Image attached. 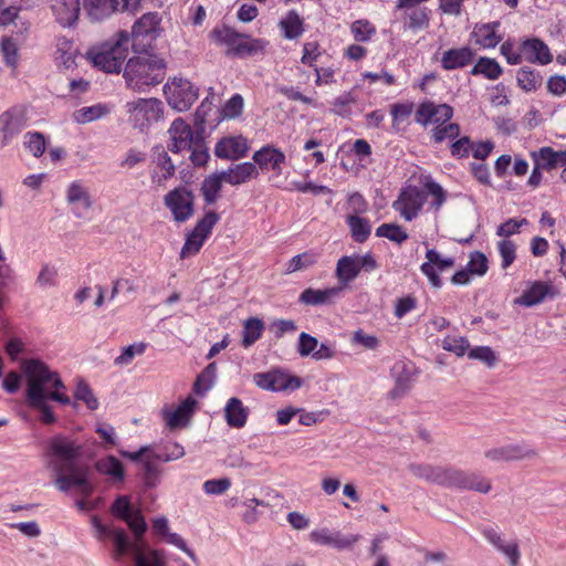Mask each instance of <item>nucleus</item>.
<instances>
[{
	"instance_id": "680f3d73",
	"label": "nucleus",
	"mask_w": 566,
	"mask_h": 566,
	"mask_svg": "<svg viewBox=\"0 0 566 566\" xmlns=\"http://www.w3.org/2000/svg\"><path fill=\"white\" fill-rule=\"evenodd\" d=\"M24 138L25 146L34 157H40L45 151V138L42 133H28Z\"/></svg>"
},
{
	"instance_id": "c756f323",
	"label": "nucleus",
	"mask_w": 566,
	"mask_h": 566,
	"mask_svg": "<svg viewBox=\"0 0 566 566\" xmlns=\"http://www.w3.org/2000/svg\"><path fill=\"white\" fill-rule=\"evenodd\" d=\"M499 25V22L475 25L472 32L474 42L485 49L495 48L501 41V36L495 32Z\"/></svg>"
},
{
	"instance_id": "4be33fe9",
	"label": "nucleus",
	"mask_w": 566,
	"mask_h": 566,
	"mask_svg": "<svg viewBox=\"0 0 566 566\" xmlns=\"http://www.w3.org/2000/svg\"><path fill=\"white\" fill-rule=\"evenodd\" d=\"M56 21L63 27L72 25L78 18L80 0H49Z\"/></svg>"
},
{
	"instance_id": "dca6fc26",
	"label": "nucleus",
	"mask_w": 566,
	"mask_h": 566,
	"mask_svg": "<svg viewBox=\"0 0 566 566\" xmlns=\"http://www.w3.org/2000/svg\"><path fill=\"white\" fill-rule=\"evenodd\" d=\"M310 539L315 544L331 546L338 551H343L350 549L360 539V535H344L340 532H334L324 527L312 531Z\"/></svg>"
},
{
	"instance_id": "49530a36",
	"label": "nucleus",
	"mask_w": 566,
	"mask_h": 566,
	"mask_svg": "<svg viewBox=\"0 0 566 566\" xmlns=\"http://www.w3.org/2000/svg\"><path fill=\"white\" fill-rule=\"evenodd\" d=\"M502 72L500 64L494 59L490 57H480L471 70L472 75L482 74L489 80L499 78Z\"/></svg>"
},
{
	"instance_id": "338daca9",
	"label": "nucleus",
	"mask_w": 566,
	"mask_h": 566,
	"mask_svg": "<svg viewBox=\"0 0 566 566\" xmlns=\"http://www.w3.org/2000/svg\"><path fill=\"white\" fill-rule=\"evenodd\" d=\"M348 214L360 216L368 210V203L359 192L349 195L346 203Z\"/></svg>"
},
{
	"instance_id": "aec40b11",
	"label": "nucleus",
	"mask_w": 566,
	"mask_h": 566,
	"mask_svg": "<svg viewBox=\"0 0 566 566\" xmlns=\"http://www.w3.org/2000/svg\"><path fill=\"white\" fill-rule=\"evenodd\" d=\"M132 0H122L123 8L128 10L130 8ZM138 0H134L132 4L135 7ZM120 0H84V8L87 11L90 18L94 21H101L108 18L118 10Z\"/></svg>"
},
{
	"instance_id": "c03bdc74",
	"label": "nucleus",
	"mask_w": 566,
	"mask_h": 566,
	"mask_svg": "<svg viewBox=\"0 0 566 566\" xmlns=\"http://www.w3.org/2000/svg\"><path fill=\"white\" fill-rule=\"evenodd\" d=\"M217 377V364L210 363L197 377L192 390L198 396H203L214 385Z\"/></svg>"
},
{
	"instance_id": "6e6d98bb",
	"label": "nucleus",
	"mask_w": 566,
	"mask_h": 566,
	"mask_svg": "<svg viewBox=\"0 0 566 566\" xmlns=\"http://www.w3.org/2000/svg\"><path fill=\"white\" fill-rule=\"evenodd\" d=\"M74 397L77 400L83 401L87 406V408L91 410H95L98 407L97 398L95 397V395H94L93 390L91 389V387L88 386V384L86 381H84L83 379H80L77 381Z\"/></svg>"
},
{
	"instance_id": "3c124183",
	"label": "nucleus",
	"mask_w": 566,
	"mask_h": 566,
	"mask_svg": "<svg viewBox=\"0 0 566 566\" xmlns=\"http://www.w3.org/2000/svg\"><path fill=\"white\" fill-rule=\"evenodd\" d=\"M0 50L3 55L4 63L15 69L19 62V46L18 43L10 36L2 38L0 42Z\"/></svg>"
},
{
	"instance_id": "c85d7f7f",
	"label": "nucleus",
	"mask_w": 566,
	"mask_h": 566,
	"mask_svg": "<svg viewBox=\"0 0 566 566\" xmlns=\"http://www.w3.org/2000/svg\"><path fill=\"white\" fill-rule=\"evenodd\" d=\"M473 59V52L469 48L451 49L443 53L441 64L446 70H454L467 66Z\"/></svg>"
},
{
	"instance_id": "bb28decb",
	"label": "nucleus",
	"mask_w": 566,
	"mask_h": 566,
	"mask_svg": "<svg viewBox=\"0 0 566 566\" xmlns=\"http://www.w3.org/2000/svg\"><path fill=\"white\" fill-rule=\"evenodd\" d=\"M249 409L239 398L232 397L228 400L224 407V418L229 427L235 429L243 428L247 423Z\"/></svg>"
},
{
	"instance_id": "a878e982",
	"label": "nucleus",
	"mask_w": 566,
	"mask_h": 566,
	"mask_svg": "<svg viewBox=\"0 0 566 566\" xmlns=\"http://www.w3.org/2000/svg\"><path fill=\"white\" fill-rule=\"evenodd\" d=\"M343 286H334L325 290L305 289L300 295V302L306 305H323L332 303L339 296Z\"/></svg>"
},
{
	"instance_id": "774afa93",
	"label": "nucleus",
	"mask_w": 566,
	"mask_h": 566,
	"mask_svg": "<svg viewBox=\"0 0 566 566\" xmlns=\"http://www.w3.org/2000/svg\"><path fill=\"white\" fill-rule=\"evenodd\" d=\"M468 271L471 274L483 275L488 271V259L481 252H474L471 254L470 261L467 265Z\"/></svg>"
},
{
	"instance_id": "6ab92c4d",
	"label": "nucleus",
	"mask_w": 566,
	"mask_h": 566,
	"mask_svg": "<svg viewBox=\"0 0 566 566\" xmlns=\"http://www.w3.org/2000/svg\"><path fill=\"white\" fill-rule=\"evenodd\" d=\"M168 134L171 140L168 149L172 153L190 150L195 144L192 128L182 118H177L172 122Z\"/></svg>"
},
{
	"instance_id": "e2e57ef3",
	"label": "nucleus",
	"mask_w": 566,
	"mask_h": 566,
	"mask_svg": "<svg viewBox=\"0 0 566 566\" xmlns=\"http://www.w3.org/2000/svg\"><path fill=\"white\" fill-rule=\"evenodd\" d=\"M317 345L318 340L316 337L302 332L298 337L297 352L301 357H307L310 355L313 357V353H315Z\"/></svg>"
},
{
	"instance_id": "7c9ffc66",
	"label": "nucleus",
	"mask_w": 566,
	"mask_h": 566,
	"mask_svg": "<svg viewBox=\"0 0 566 566\" xmlns=\"http://www.w3.org/2000/svg\"><path fill=\"white\" fill-rule=\"evenodd\" d=\"M134 566H167L164 551L153 549L145 545L142 549H134Z\"/></svg>"
},
{
	"instance_id": "4468645a",
	"label": "nucleus",
	"mask_w": 566,
	"mask_h": 566,
	"mask_svg": "<svg viewBox=\"0 0 566 566\" xmlns=\"http://www.w3.org/2000/svg\"><path fill=\"white\" fill-rule=\"evenodd\" d=\"M485 459L493 462L533 460L539 457L537 450L523 443L492 448L484 452Z\"/></svg>"
},
{
	"instance_id": "cd10ccee",
	"label": "nucleus",
	"mask_w": 566,
	"mask_h": 566,
	"mask_svg": "<svg viewBox=\"0 0 566 566\" xmlns=\"http://www.w3.org/2000/svg\"><path fill=\"white\" fill-rule=\"evenodd\" d=\"M533 156L537 168L546 170L562 167L566 163V151H554L551 147H543Z\"/></svg>"
},
{
	"instance_id": "864d4df0",
	"label": "nucleus",
	"mask_w": 566,
	"mask_h": 566,
	"mask_svg": "<svg viewBox=\"0 0 566 566\" xmlns=\"http://www.w3.org/2000/svg\"><path fill=\"white\" fill-rule=\"evenodd\" d=\"M376 235L387 238L397 243H402L408 238L407 232L395 223H382L377 228Z\"/></svg>"
},
{
	"instance_id": "f704fd0d",
	"label": "nucleus",
	"mask_w": 566,
	"mask_h": 566,
	"mask_svg": "<svg viewBox=\"0 0 566 566\" xmlns=\"http://www.w3.org/2000/svg\"><path fill=\"white\" fill-rule=\"evenodd\" d=\"M95 469L98 473L108 475L114 482H123L124 468L114 455H107L95 462Z\"/></svg>"
},
{
	"instance_id": "052dcab7",
	"label": "nucleus",
	"mask_w": 566,
	"mask_h": 566,
	"mask_svg": "<svg viewBox=\"0 0 566 566\" xmlns=\"http://www.w3.org/2000/svg\"><path fill=\"white\" fill-rule=\"evenodd\" d=\"M410 473L418 478L422 479L429 483H434L438 465L428 464V463H412L408 467Z\"/></svg>"
},
{
	"instance_id": "f257e3e1",
	"label": "nucleus",
	"mask_w": 566,
	"mask_h": 566,
	"mask_svg": "<svg viewBox=\"0 0 566 566\" xmlns=\"http://www.w3.org/2000/svg\"><path fill=\"white\" fill-rule=\"evenodd\" d=\"M83 444L65 436H55L49 442V465L55 473L54 485L61 492L75 490L80 495L91 496L94 485L90 480L92 469L80 462Z\"/></svg>"
},
{
	"instance_id": "0e129e2a",
	"label": "nucleus",
	"mask_w": 566,
	"mask_h": 566,
	"mask_svg": "<svg viewBox=\"0 0 566 566\" xmlns=\"http://www.w3.org/2000/svg\"><path fill=\"white\" fill-rule=\"evenodd\" d=\"M352 32L356 41L365 42L375 33V28L366 20H357L352 24Z\"/></svg>"
},
{
	"instance_id": "13d9d810",
	"label": "nucleus",
	"mask_w": 566,
	"mask_h": 566,
	"mask_svg": "<svg viewBox=\"0 0 566 566\" xmlns=\"http://www.w3.org/2000/svg\"><path fill=\"white\" fill-rule=\"evenodd\" d=\"M67 200L70 203H81L84 209H90L92 207V200L88 192L76 182L69 187Z\"/></svg>"
},
{
	"instance_id": "412c9836",
	"label": "nucleus",
	"mask_w": 566,
	"mask_h": 566,
	"mask_svg": "<svg viewBox=\"0 0 566 566\" xmlns=\"http://www.w3.org/2000/svg\"><path fill=\"white\" fill-rule=\"evenodd\" d=\"M427 262L421 265V272L428 277L432 286L440 287L441 280L438 271H443L453 266L454 261L451 258H442L439 252L430 249L426 253Z\"/></svg>"
},
{
	"instance_id": "473e14b6",
	"label": "nucleus",
	"mask_w": 566,
	"mask_h": 566,
	"mask_svg": "<svg viewBox=\"0 0 566 566\" xmlns=\"http://www.w3.org/2000/svg\"><path fill=\"white\" fill-rule=\"evenodd\" d=\"M551 286L544 282H535L528 290H526L520 297L515 300L516 304L523 306H534L544 301L548 294Z\"/></svg>"
},
{
	"instance_id": "603ef678",
	"label": "nucleus",
	"mask_w": 566,
	"mask_h": 566,
	"mask_svg": "<svg viewBox=\"0 0 566 566\" xmlns=\"http://www.w3.org/2000/svg\"><path fill=\"white\" fill-rule=\"evenodd\" d=\"M280 24L287 39H296L303 33L302 20L295 11L289 12L287 17Z\"/></svg>"
},
{
	"instance_id": "2f4dec72",
	"label": "nucleus",
	"mask_w": 566,
	"mask_h": 566,
	"mask_svg": "<svg viewBox=\"0 0 566 566\" xmlns=\"http://www.w3.org/2000/svg\"><path fill=\"white\" fill-rule=\"evenodd\" d=\"M460 489L486 494L492 489V481L481 473L468 472L463 470V478L461 480Z\"/></svg>"
},
{
	"instance_id": "9d476101",
	"label": "nucleus",
	"mask_w": 566,
	"mask_h": 566,
	"mask_svg": "<svg viewBox=\"0 0 566 566\" xmlns=\"http://www.w3.org/2000/svg\"><path fill=\"white\" fill-rule=\"evenodd\" d=\"M253 381L259 388L270 391H293L298 389L303 384L300 377L289 375L279 369L268 373H256L253 375Z\"/></svg>"
},
{
	"instance_id": "393cba45",
	"label": "nucleus",
	"mask_w": 566,
	"mask_h": 566,
	"mask_svg": "<svg viewBox=\"0 0 566 566\" xmlns=\"http://www.w3.org/2000/svg\"><path fill=\"white\" fill-rule=\"evenodd\" d=\"M259 175L258 169L252 163H242L230 167L228 170L221 171V178L224 182L238 186L255 178Z\"/></svg>"
},
{
	"instance_id": "37998d69",
	"label": "nucleus",
	"mask_w": 566,
	"mask_h": 566,
	"mask_svg": "<svg viewBox=\"0 0 566 566\" xmlns=\"http://www.w3.org/2000/svg\"><path fill=\"white\" fill-rule=\"evenodd\" d=\"M347 224L354 241L363 243L369 238L371 226L367 219L356 214H348Z\"/></svg>"
},
{
	"instance_id": "a211bd4d",
	"label": "nucleus",
	"mask_w": 566,
	"mask_h": 566,
	"mask_svg": "<svg viewBox=\"0 0 566 566\" xmlns=\"http://www.w3.org/2000/svg\"><path fill=\"white\" fill-rule=\"evenodd\" d=\"M25 113L22 107L14 106L0 115L2 144L7 145L19 135L25 126Z\"/></svg>"
},
{
	"instance_id": "20e7f679",
	"label": "nucleus",
	"mask_w": 566,
	"mask_h": 566,
	"mask_svg": "<svg viewBox=\"0 0 566 566\" xmlns=\"http://www.w3.org/2000/svg\"><path fill=\"white\" fill-rule=\"evenodd\" d=\"M166 61L156 54L132 57L124 69V78L128 87L145 92L150 86L160 84L166 75Z\"/></svg>"
},
{
	"instance_id": "ea45409f",
	"label": "nucleus",
	"mask_w": 566,
	"mask_h": 566,
	"mask_svg": "<svg viewBox=\"0 0 566 566\" xmlns=\"http://www.w3.org/2000/svg\"><path fill=\"white\" fill-rule=\"evenodd\" d=\"M75 51L76 50L71 40L66 39L65 36L57 38L55 52V60L57 65L65 69L72 67L75 64Z\"/></svg>"
},
{
	"instance_id": "6e6552de",
	"label": "nucleus",
	"mask_w": 566,
	"mask_h": 566,
	"mask_svg": "<svg viewBox=\"0 0 566 566\" xmlns=\"http://www.w3.org/2000/svg\"><path fill=\"white\" fill-rule=\"evenodd\" d=\"M212 36L229 46L228 54L251 55L263 49L261 40H251L248 35L238 33L229 27L214 29Z\"/></svg>"
},
{
	"instance_id": "4c0bfd02",
	"label": "nucleus",
	"mask_w": 566,
	"mask_h": 566,
	"mask_svg": "<svg viewBox=\"0 0 566 566\" xmlns=\"http://www.w3.org/2000/svg\"><path fill=\"white\" fill-rule=\"evenodd\" d=\"M524 51L530 55V60L541 64L552 62V54L548 46L539 39L526 40L523 44Z\"/></svg>"
},
{
	"instance_id": "09e8293b",
	"label": "nucleus",
	"mask_w": 566,
	"mask_h": 566,
	"mask_svg": "<svg viewBox=\"0 0 566 566\" xmlns=\"http://www.w3.org/2000/svg\"><path fill=\"white\" fill-rule=\"evenodd\" d=\"M408 18L407 27L411 30L424 29L429 25V10L427 8H405Z\"/></svg>"
},
{
	"instance_id": "79ce46f5",
	"label": "nucleus",
	"mask_w": 566,
	"mask_h": 566,
	"mask_svg": "<svg viewBox=\"0 0 566 566\" xmlns=\"http://www.w3.org/2000/svg\"><path fill=\"white\" fill-rule=\"evenodd\" d=\"M109 112L107 105L96 104L76 109L72 117L77 124H87L106 116Z\"/></svg>"
},
{
	"instance_id": "e433bc0d",
	"label": "nucleus",
	"mask_w": 566,
	"mask_h": 566,
	"mask_svg": "<svg viewBox=\"0 0 566 566\" xmlns=\"http://www.w3.org/2000/svg\"><path fill=\"white\" fill-rule=\"evenodd\" d=\"M157 168L151 174V179L159 186H163L175 174V165L168 154L163 150L158 153L156 159Z\"/></svg>"
},
{
	"instance_id": "72a5a7b5",
	"label": "nucleus",
	"mask_w": 566,
	"mask_h": 566,
	"mask_svg": "<svg viewBox=\"0 0 566 566\" xmlns=\"http://www.w3.org/2000/svg\"><path fill=\"white\" fill-rule=\"evenodd\" d=\"M436 471L437 474L434 484L444 488L460 489L461 480L463 478V470L449 465H438Z\"/></svg>"
},
{
	"instance_id": "a19ab883",
	"label": "nucleus",
	"mask_w": 566,
	"mask_h": 566,
	"mask_svg": "<svg viewBox=\"0 0 566 566\" xmlns=\"http://www.w3.org/2000/svg\"><path fill=\"white\" fill-rule=\"evenodd\" d=\"M394 371L396 375V384L395 387L389 392L391 398H398L405 395L412 385V376L409 368L406 365H396L394 367Z\"/></svg>"
},
{
	"instance_id": "de8ad7c7",
	"label": "nucleus",
	"mask_w": 566,
	"mask_h": 566,
	"mask_svg": "<svg viewBox=\"0 0 566 566\" xmlns=\"http://www.w3.org/2000/svg\"><path fill=\"white\" fill-rule=\"evenodd\" d=\"M222 182L224 179L221 178V172L212 175L203 181L201 191L208 205H213L218 200Z\"/></svg>"
},
{
	"instance_id": "9b49d317",
	"label": "nucleus",
	"mask_w": 566,
	"mask_h": 566,
	"mask_svg": "<svg viewBox=\"0 0 566 566\" xmlns=\"http://www.w3.org/2000/svg\"><path fill=\"white\" fill-rule=\"evenodd\" d=\"M193 193L185 187L170 190L164 198L176 222H185L193 214Z\"/></svg>"
},
{
	"instance_id": "b1692460",
	"label": "nucleus",
	"mask_w": 566,
	"mask_h": 566,
	"mask_svg": "<svg viewBox=\"0 0 566 566\" xmlns=\"http://www.w3.org/2000/svg\"><path fill=\"white\" fill-rule=\"evenodd\" d=\"M253 160L261 169H272L281 172V165L285 163V155L272 146H264L253 154Z\"/></svg>"
},
{
	"instance_id": "f3484780",
	"label": "nucleus",
	"mask_w": 566,
	"mask_h": 566,
	"mask_svg": "<svg viewBox=\"0 0 566 566\" xmlns=\"http://www.w3.org/2000/svg\"><path fill=\"white\" fill-rule=\"evenodd\" d=\"M197 401L192 397H187L176 409L165 407L161 410L163 419L170 430L185 428L189 424L195 412Z\"/></svg>"
},
{
	"instance_id": "2eb2a0df",
	"label": "nucleus",
	"mask_w": 566,
	"mask_h": 566,
	"mask_svg": "<svg viewBox=\"0 0 566 566\" xmlns=\"http://www.w3.org/2000/svg\"><path fill=\"white\" fill-rule=\"evenodd\" d=\"M426 201L424 193L417 187H408L401 191L398 199L392 203V208L400 213V216L411 221L417 217Z\"/></svg>"
},
{
	"instance_id": "7ed1b4c3",
	"label": "nucleus",
	"mask_w": 566,
	"mask_h": 566,
	"mask_svg": "<svg viewBox=\"0 0 566 566\" xmlns=\"http://www.w3.org/2000/svg\"><path fill=\"white\" fill-rule=\"evenodd\" d=\"M21 369L27 379V399L30 406H41L43 399L69 405L70 398L60 392L64 384L56 371L38 359H27Z\"/></svg>"
},
{
	"instance_id": "ddd939ff",
	"label": "nucleus",
	"mask_w": 566,
	"mask_h": 566,
	"mask_svg": "<svg viewBox=\"0 0 566 566\" xmlns=\"http://www.w3.org/2000/svg\"><path fill=\"white\" fill-rule=\"evenodd\" d=\"M453 116V108L448 104H437L431 101L422 102L415 114V120L422 125H434L448 123Z\"/></svg>"
},
{
	"instance_id": "f03ea898",
	"label": "nucleus",
	"mask_w": 566,
	"mask_h": 566,
	"mask_svg": "<svg viewBox=\"0 0 566 566\" xmlns=\"http://www.w3.org/2000/svg\"><path fill=\"white\" fill-rule=\"evenodd\" d=\"M109 511L115 517L124 521L135 536V542H132L123 528L112 527L105 535V537L113 541V549L111 552L112 558L119 562L128 554L134 557V549H142L145 546L139 544L140 538L147 530V524L140 510L130 503L129 496L119 495L113 502Z\"/></svg>"
},
{
	"instance_id": "f8f14e48",
	"label": "nucleus",
	"mask_w": 566,
	"mask_h": 566,
	"mask_svg": "<svg viewBox=\"0 0 566 566\" xmlns=\"http://www.w3.org/2000/svg\"><path fill=\"white\" fill-rule=\"evenodd\" d=\"M218 220L219 214L214 211H209L197 222L193 230L187 235L184 248L181 249L180 255L182 259L200 250Z\"/></svg>"
},
{
	"instance_id": "5701e85b",
	"label": "nucleus",
	"mask_w": 566,
	"mask_h": 566,
	"mask_svg": "<svg viewBox=\"0 0 566 566\" xmlns=\"http://www.w3.org/2000/svg\"><path fill=\"white\" fill-rule=\"evenodd\" d=\"M249 150V145L242 136L228 137L221 139L214 148V154L219 158L238 159L243 157Z\"/></svg>"
},
{
	"instance_id": "1a4fd4ad",
	"label": "nucleus",
	"mask_w": 566,
	"mask_h": 566,
	"mask_svg": "<svg viewBox=\"0 0 566 566\" xmlns=\"http://www.w3.org/2000/svg\"><path fill=\"white\" fill-rule=\"evenodd\" d=\"M164 92L168 104L179 111H188L198 98V92L193 85L185 78L174 77L165 84Z\"/></svg>"
},
{
	"instance_id": "58836bf2",
	"label": "nucleus",
	"mask_w": 566,
	"mask_h": 566,
	"mask_svg": "<svg viewBox=\"0 0 566 566\" xmlns=\"http://www.w3.org/2000/svg\"><path fill=\"white\" fill-rule=\"evenodd\" d=\"M359 268L355 255L343 256L336 266V276L344 287L359 274Z\"/></svg>"
},
{
	"instance_id": "423d86ee",
	"label": "nucleus",
	"mask_w": 566,
	"mask_h": 566,
	"mask_svg": "<svg viewBox=\"0 0 566 566\" xmlns=\"http://www.w3.org/2000/svg\"><path fill=\"white\" fill-rule=\"evenodd\" d=\"M128 120L140 132L146 130L151 123L157 122L164 114L163 103L154 97L137 98L126 104Z\"/></svg>"
},
{
	"instance_id": "bf43d9fd",
	"label": "nucleus",
	"mask_w": 566,
	"mask_h": 566,
	"mask_svg": "<svg viewBox=\"0 0 566 566\" xmlns=\"http://www.w3.org/2000/svg\"><path fill=\"white\" fill-rule=\"evenodd\" d=\"M147 345L143 342L132 344L125 348H123L122 354L117 356L114 360L117 366H127L129 365L136 355H143L146 350Z\"/></svg>"
},
{
	"instance_id": "4d7b16f0",
	"label": "nucleus",
	"mask_w": 566,
	"mask_h": 566,
	"mask_svg": "<svg viewBox=\"0 0 566 566\" xmlns=\"http://www.w3.org/2000/svg\"><path fill=\"white\" fill-rule=\"evenodd\" d=\"M470 359L480 360L488 367H494L497 361L495 352L489 346H476L468 352Z\"/></svg>"
},
{
	"instance_id": "69168bd1",
	"label": "nucleus",
	"mask_w": 566,
	"mask_h": 566,
	"mask_svg": "<svg viewBox=\"0 0 566 566\" xmlns=\"http://www.w3.org/2000/svg\"><path fill=\"white\" fill-rule=\"evenodd\" d=\"M231 486L229 478L207 480L203 483V490L209 495H221L226 493Z\"/></svg>"
},
{
	"instance_id": "8fccbe9b",
	"label": "nucleus",
	"mask_w": 566,
	"mask_h": 566,
	"mask_svg": "<svg viewBox=\"0 0 566 566\" xmlns=\"http://www.w3.org/2000/svg\"><path fill=\"white\" fill-rule=\"evenodd\" d=\"M318 260V254L313 251H306L304 253L293 256L286 268V273H294L297 271L306 270L313 266Z\"/></svg>"
},
{
	"instance_id": "5fc2aeb1",
	"label": "nucleus",
	"mask_w": 566,
	"mask_h": 566,
	"mask_svg": "<svg viewBox=\"0 0 566 566\" xmlns=\"http://www.w3.org/2000/svg\"><path fill=\"white\" fill-rule=\"evenodd\" d=\"M460 134V127L455 123H446L436 126L432 129L431 137L437 144H441L447 139H454Z\"/></svg>"
},
{
	"instance_id": "39448f33",
	"label": "nucleus",
	"mask_w": 566,
	"mask_h": 566,
	"mask_svg": "<svg viewBox=\"0 0 566 566\" xmlns=\"http://www.w3.org/2000/svg\"><path fill=\"white\" fill-rule=\"evenodd\" d=\"M128 45L129 34L122 31L114 42H106L99 48L91 49L87 52V57L94 66L107 73H118L127 57Z\"/></svg>"
},
{
	"instance_id": "a18cd8bd",
	"label": "nucleus",
	"mask_w": 566,
	"mask_h": 566,
	"mask_svg": "<svg viewBox=\"0 0 566 566\" xmlns=\"http://www.w3.org/2000/svg\"><path fill=\"white\" fill-rule=\"evenodd\" d=\"M517 83L526 92L536 91L541 87L543 77L538 71L524 66L517 72Z\"/></svg>"
},
{
	"instance_id": "0eeeda50",
	"label": "nucleus",
	"mask_w": 566,
	"mask_h": 566,
	"mask_svg": "<svg viewBox=\"0 0 566 566\" xmlns=\"http://www.w3.org/2000/svg\"><path fill=\"white\" fill-rule=\"evenodd\" d=\"M161 18L157 12H148L135 21L132 34V48L134 52H144L160 35L163 28Z\"/></svg>"
},
{
	"instance_id": "c9c22d12",
	"label": "nucleus",
	"mask_w": 566,
	"mask_h": 566,
	"mask_svg": "<svg viewBox=\"0 0 566 566\" xmlns=\"http://www.w3.org/2000/svg\"><path fill=\"white\" fill-rule=\"evenodd\" d=\"M264 322L259 317H249L243 323L242 331V346L244 348L251 347L259 340L264 332Z\"/></svg>"
}]
</instances>
